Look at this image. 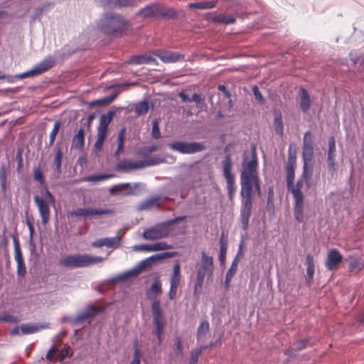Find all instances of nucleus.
Instances as JSON below:
<instances>
[{"mask_svg": "<svg viewBox=\"0 0 364 364\" xmlns=\"http://www.w3.org/2000/svg\"><path fill=\"white\" fill-rule=\"evenodd\" d=\"M97 28L103 34L117 38L129 36L133 33L132 22L122 14L112 11L103 14Z\"/></svg>", "mask_w": 364, "mask_h": 364, "instance_id": "2", "label": "nucleus"}, {"mask_svg": "<svg viewBox=\"0 0 364 364\" xmlns=\"http://www.w3.org/2000/svg\"><path fill=\"white\" fill-rule=\"evenodd\" d=\"M114 170L119 173H129L133 171L141 170L140 160L127 159L116 163Z\"/></svg>", "mask_w": 364, "mask_h": 364, "instance_id": "20", "label": "nucleus"}, {"mask_svg": "<svg viewBox=\"0 0 364 364\" xmlns=\"http://www.w3.org/2000/svg\"><path fill=\"white\" fill-rule=\"evenodd\" d=\"M133 350L132 358L129 364H141V361H144L145 364H147L146 360L143 358L137 338H136L133 341Z\"/></svg>", "mask_w": 364, "mask_h": 364, "instance_id": "39", "label": "nucleus"}, {"mask_svg": "<svg viewBox=\"0 0 364 364\" xmlns=\"http://www.w3.org/2000/svg\"><path fill=\"white\" fill-rule=\"evenodd\" d=\"M299 95L300 97L299 107L304 113H306L309 111L312 104L309 93L306 88L300 87Z\"/></svg>", "mask_w": 364, "mask_h": 364, "instance_id": "29", "label": "nucleus"}, {"mask_svg": "<svg viewBox=\"0 0 364 364\" xmlns=\"http://www.w3.org/2000/svg\"><path fill=\"white\" fill-rule=\"evenodd\" d=\"M343 260V256L340 251L336 248H332L328 252L325 262L326 267L329 271L336 270L339 267Z\"/></svg>", "mask_w": 364, "mask_h": 364, "instance_id": "18", "label": "nucleus"}, {"mask_svg": "<svg viewBox=\"0 0 364 364\" xmlns=\"http://www.w3.org/2000/svg\"><path fill=\"white\" fill-rule=\"evenodd\" d=\"M187 218V215H183L164 220L169 233L171 234L176 229V225L186 221Z\"/></svg>", "mask_w": 364, "mask_h": 364, "instance_id": "41", "label": "nucleus"}, {"mask_svg": "<svg viewBox=\"0 0 364 364\" xmlns=\"http://www.w3.org/2000/svg\"><path fill=\"white\" fill-rule=\"evenodd\" d=\"M138 272L135 267L114 275L109 279L110 282L122 283L124 282L130 281L138 275Z\"/></svg>", "mask_w": 364, "mask_h": 364, "instance_id": "27", "label": "nucleus"}, {"mask_svg": "<svg viewBox=\"0 0 364 364\" xmlns=\"http://www.w3.org/2000/svg\"><path fill=\"white\" fill-rule=\"evenodd\" d=\"M273 127L276 134L279 137H282L284 135V125L282 119V114L279 109L273 108Z\"/></svg>", "mask_w": 364, "mask_h": 364, "instance_id": "28", "label": "nucleus"}, {"mask_svg": "<svg viewBox=\"0 0 364 364\" xmlns=\"http://www.w3.org/2000/svg\"><path fill=\"white\" fill-rule=\"evenodd\" d=\"M305 180L298 178L297 181L291 183L289 188H287V191L292 194L294 198V217L295 220L301 223L304 221V193L302 192V188L304 184Z\"/></svg>", "mask_w": 364, "mask_h": 364, "instance_id": "6", "label": "nucleus"}, {"mask_svg": "<svg viewBox=\"0 0 364 364\" xmlns=\"http://www.w3.org/2000/svg\"><path fill=\"white\" fill-rule=\"evenodd\" d=\"M50 323H26L15 326L9 332L11 336L33 334L42 329L49 328Z\"/></svg>", "mask_w": 364, "mask_h": 364, "instance_id": "12", "label": "nucleus"}, {"mask_svg": "<svg viewBox=\"0 0 364 364\" xmlns=\"http://www.w3.org/2000/svg\"><path fill=\"white\" fill-rule=\"evenodd\" d=\"M85 140V130L83 127H80L77 129V132L73 135L71 142V149H78L79 151H82L84 149Z\"/></svg>", "mask_w": 364, "mask_h": 364, "instance_id": "34", "label": "nucleus"}, {"mask_svg": "<svg viewBox=\"0 0 364 364\" xmlns=\"http://www.w3.org/2000/svg\"><path fill=\"white\" fill-rule=\"evenodd\" d=\"M200 264L199 268L209 272L212 274L214 271L213 257L208 255L205 251L201 252Z\"/></svg>", "mask_w": 364, "mask_h": 364, "instance_id": "37", "label": "nucleus"}, {"mask_svg": "<svg viewBox=\"0 0 364 364\" xmlns=\"http://www.w3.org/2000/svg\"><path fill=\"white\" fill-rule=\"evenodd\" d=\"M9 168V164L1 162L0 164V184L1 191L4 197H6L7 190L9 188V183L7 182V172Z\"/></svg>", "mask_w": 364, "mask_h": 364, "instance_id": "35", "label": "nucleus"}, {"mask_svg": "<svg viewBox=\"0 0 364 364\" xmlns=\"http://www.w3.org/2000/svg\"><path fill=\"white\" fill-rule=\"evenodd\" d=\"M355 183L353 179L352 173L348 178V182L345 186L344 191L346 193V198H353L354 196Z\"/></svg>", "mask_w": 364, "mask_h": 364, "instance_id": "54", "label": "nucleus"}, {"mask_svg": "<svg viewBox=\"0 0 364 364\" xmlns=\"http://www.w3.org/2000/svg\"><path fill=\"white\" fill-rule=\"evenodd\" d=\"M313 173H314V166L303 164L302 173L299 176V178H301L302 180H305V181L306 179L307 180L311 179Z\"/></svg>", "mask_w": 364, "mask_h": 364, "instance_id": "62", "label": "nucleus"}, {"mask_svg": "<svg viewBox=\"0 0 364 364\" xmlns=\"http://www.w3.org/2000/svg\"><path fill=\"white\" fill-rule=\"evenodd\" d=\"M284 354L287 356L284 362V363H287L291 360L295 359L297 357L299 352L296 350L295 348L289 347L284 350Z\"/></svg>", "mask_w": 364, "mask_h": 364, "instance_id": "61", "label": "nucleus"}, {"mask_svg": "<svg viewBox=\"0 0 364 364\" xmlns=\"http://www.w3.org/2000/svg\"><path fill=\"white\" fill-rule=\"evenodd\" d=\"M161 119L154 118L151 120V136L154 139H159L161 137V131L159 129V122Z\"/></svg>", "mask_w": 364, "mask_h": 364, "instance_id": "51", "label": "nucleus"}, {"mask_svg": "<svg viewBox=\"0 0 364 364\" xmlns=\"http://www.w3.org/2000/svg\"><path fill=\"white\" fill-rule=\"evenodd\" d=\"M23 150L21 147H18L16 153V160L17 162L16 173H21L23 167Z\"/></svg>", "mask_w": 364, "mask_h": 364, "instance_id": "60", "label": "nucleus"}, {"mask_svg": "<svg viewBox=\"0 0 364 364\" xmlns=\"http://www.w3.org/2000/svg\"><path fill=\"white\" fill-rule=\"evenodd\" d=\"M221 169L223 176L226 181L227 191L235 192V176L232 172L233 168L229 157H226L223 163V168Z\"/></svg>", "mask_w": 364, "mask_h": 364, "instance_id": "17", "label": "nucleus"}, {"mask_svg": "<svg viewBox=\"0 0 364 364\" xmlns=\"http://www.w3.org/2000/svg\"><path fill=\"white\" fill-rule=\"evenodd\" d=\"M135 15L142 17L143 19L184 20L186 18L183 11H178L173 7L160 2H153L145 5L139 9Z\"/></svg>", "mask_w": 364, "mask_h": 364, "instance_id": "3", "label": "nucleus"}, {"mask_svg": "<svg viewBox=\"0 0 364 364\" xmlns=\"http://www.w3.org/2000/svg\"><path fill=\"white\" fill-rule=\"evenodd\" d=\"M207 273H209V272L198 268L196 272V281L193 285V294L194 296L198 297L202 292L205 277Z\"/></svg>", "mask_w": 364, "mask_h": 364, "instance_id": "30", "label": "nucleus"}, {"mask_svg": "<svg viewBox=\"0 0 364 364\" xmlns=\"http://www.w3.org/2000/svg\"><path fill=\"white\" fill-rule=\"evenodd\" d=\"M120 188H119V196H139L142 191L146 189V184L142 182H134V183H119Z\"/></svg>", "mask_w": 364, "mask_h": 364, "instance_id": "16", "label": "nucleus"}, {"mask_svg": "<svg viewBox=\"0 0 364 364\" xmlns=\"http://www.w3.org/2000/svg\"><path fill=\"white\" fill-rule=\"evenodd\" d=\"M181 278V264L178 260H176L172 268V274L170 279V283L171 284H180Z\"/></svg>", "mask_w": 364, "mask_h": 364, "instance_id": "44", "label": "nucleus"}, {"mask_svg": "<svg viewBox=\"0 0 364 364\" xmlns=\"http://www.w3.org/2000/svg\"><path fill=\"white\" fill-rule=\"evenodd\" d=\"M302 149H314L313 136L310 130L304 134Z\"/></svg>", "mask_w": 364, "mask_h": 364, "instance_id": "58", "label": "nucleus"}, {"mask_svg": "<svg viewBox=\"0 0 364 364\" xmlns=\"http://www.w3.org/2000/svg\"><path fill=\"white\" fill-rule=\"evenodd\" d=\"M315 344L316 342L313 341V338L311 336H306L297 341V345L295 348L299 353L300 351L306 348L308 346H313Z\"/></svg>", "mask_w": 364, "mask_h": 364, "instance_id": "47", "label": "nucleus"}, {"mask_svg": "<svg viewBox=\"0 0 364 364\" xmlns=\"http://www.w3.org/2000/svg\"><path fill=\"white\" fill-rule=\"evenodd\" d=\"M60 264L67 269H77L85 267V253H75L66 255Z\"/></svg>", "mask_w": 364, "mask_h": 364, "instance_id": "15", "label": "nucleus"}, {"mask_svg": "<svg viewBox=\"0 0 364 364\" xmlns=\"http://www.w3.org/2000/svg\"><path fill=\"white\" fill-rule=\"evenodd\" d=\"M96 315L97 313L95 311L93 306L90 304L87 306L85 311L80 312L75 318H73V320L72 321V326L82 324L87 320L93 318Z\"/></svg>", "mask_w": 364, "mask_h": 364, "instance_id": "23", "label": "nucleus"}, {"mask_svg": "<svg viewBox=\"0 0 364 364\" xmlns=\"http://www.w3.org/2000/svg\"><path fill=\"white\" fill-rule=\"evenodd\" d=\"M33 180L38 182L41 186L46 184V181L43 175V172L41 168L40 164L38 166H34L33 168Z\"/></svg>", "mask_w": 364, "mask_h": 364, "instance_id": "46", "label": "nucleus"}, {"mask_svg": "<svg viewBox=\"0 0 364 364\" xmlns=\"http://www.w3.org/2000/svg\"><path fill=\"white\" fill-rule=\"evenodd\" d=\"M168 147L181 154H193L205 150L206 146L202 141H186L175 140L168 144Z\"/></svg>", "mask_w": 364, "mask_h": 364, "instance_id": "8", "label": "nucleus"}, {"mask_svg": "<svg viewBox=\"0 0 364 364\" xmlns=\"http://www.w3.org/2000/svg\"><path fill=\"white\" fill-rule=\"evenodd\" d=\"M154 109V103L144 97L142 100L135 104L134 111L136 116H142L147 114L149 109L153 110Z\"/></svg>", "mask_w": 364, "mask_h": 364, "instance_id": "32", "label": "nucleus"}, {"mask_svg": "<svg viewBox=\"0 0 364 364\" xmlns=\"http://www.w3.org/2000/svg\"><path fill=\"white\" fill-rule=\"evenodd\" d=\"M136 0H111V6L114 8H125L134 6Z\"/></svg>", "mask_w": 364, "mask_h": 364, "instance_id": "56", "label": "nucleus"}, {"mask_svg": "<svg viewBox=\"0 0 364 364\" xmlns=\"http://www.w3.org/2000/svg\"><path fill=\"white\" fill-rule=\"evenodd\" d=\"M29 272L32 277L31 284H35L38 288L45 287L48 284L49 274L43 273L41 272H38L36 269L33 271L31 267Z\"/></svg>", "mask_w": 364, "mask_h": 364, "instance_id": "25", "label": "nucleus"}, {"mask_svg": "<svg viewBox=\"0 0 364 364\" xmlns=\"http://www.w3.org/2000/svg\"><path fill=\"white\" fill-rule=\"evenodd\" d=\"M240 195L241 198V206L240 215L242 229L247 230L249 228L250 218L253 208L255 190L252 189L250 180L240 179Z\"/></svg>", "mask_w": 364, "mask_h": 364, "instance_id": "4", "label": "nucleus"}, {"mask_svg": "<svg viewBox=\"0 0 364 364\" xmlns=\"http://www.w3.org/2000/svg\"><path fill=\"white\" fill-rule=\"evenodd\" d=\"M152 53L164 63H174L184 58V55L179 53L166 50H156Z\"/></svg>", "mask_w": 364, "mask_h": 364, "instance_id": "19", "label": "nucleus"}, {"mask_svg": "<svg viewBox=\"0 0 364 364\" xmlns=\"http://www.w3.org/2000/svg\"><path fill=\"white\" fill-rule=\"evenodd\" d=\"M306 275L305 276V282L308 287H310L314 282V277L315 274V264L314 256L307 254L306 257Z\"/></svg>", "mask_w": 364, "mask_h": 364, "instance_id": "31", "label": "nucleus"}, {"mask_svg": "<svg viewBox=\"0 0 364 364\" xmlns=\"http://www.w3.org/2000/svg\"><path fill=\"white\" fill-rule=\"evenodd\" d=\"M166 162V161L165 158H163L159 155H154L151 157H148L147 159H143L140 160L141 169L155 166Z\"/></svg>", "mask_w": 364, "mask_h": 364, "instance_id": "38", "label": "nucleus"}, {"mask_svg": "<svg viewBox=\"0 0 364 364\" xmlns=\"http://www.w3.org/2000/svg\"><path fill=\"white\" fill-rule=\"evenodd\" d=\"M203 18L209 23L225 26L233 25L237 22V17L235 15L217 11L205 13Z\"/></svg>", "mask_w": 364, "mask_h": 364, "instance_id": "10", "label": "nucleus"}, {"mask_svg": "<svg viewBox=\"0 0 364 364\" xmlns=\"http://www.w3.org/2000/svg\"><path fill=\"white\" fill-rule=\"evenodd\" d=\"M109 255V252H108L105 257H102L85 253V267H90L92 265L103 262L107 259Z\"/></svg>", "mask_w": 364, "mask_h": 364, "instance_id": "45", "label": "nucleus"}, {"mask_svg": "<svg viewBox=\"0 0 364 364\" xmlns=\"http://www.w3.org/2000/svg\"><path fill=\"white\" fill-rule=\"evenodd\" d=\"M162 293V284L160 277L156 275L151 284V286L145 291L146 298L151 301V311L153 317L154 333L157 338V345L162 343L164 329L166 326V320L161 307V301L157 296Z\"/></svg>", "mask_w": 364, "mask_h": 364, "instance_id": "1", "label": "nucleus"}, {"mask_svg": "<svg viewBox=\"0 0 364 364\" xmlns=\"http://www.w3.org/2000/svg\"><path fill=\"white\" fill-rule=\"evenodd\" d=\"M55 64V59L52 55L46 56L43 60L35 65L32 68L25 72L16 74L19 80L25 78H31L40 75L50 70Z\"/></svg>", "mask_w": 364, "mask_h": 364, "instance_id": "9", "label": "nucleus"}, {"mask_svg": "<svg viewBox=\"0 0 364 364\" xmlns=\"http://www.w3.org/2000/svg\"><path fill=\"white\" fill-rule=\"evenodd\" d=\"M166 196L162 194L151 196L143 200L137 206L138 210H149L151 208H159L160 203L166 199Z\"/></svg>", "mask_w": 364, "mask_h": 364, "instance_id": "21", "label": "nucleus"}, {"mask_svg": "<svg viewBox=\"0 0 364 364\" xmlns=\"http://www.w3.org/2000/svg\"><path fill=\"white\" fill-rule=\"evenodd\" d=\"M172 248V245L165 241L155 242L150 243V252H159Z\"/></svg>", "mask_w": 364, "mask_h": 364, "instance_id": "52", "label": "nucleus"}, {"mask_svg": "<svg viewBox=\"0 0 364 364\" xmlns=\"http://www.w3.org/2000/svg\"><path fill=\"white\" fill-rule=\"evenodd\" d=\"M127 127H122L117 137V149H121L124 151L125 149V139H126Z\"/></svg>", "mask_w": 364, "mask_h": 364, "instance_id": "49", "label": "nucleus"}, {"mask_svg": "<svg viewBox=\"0 0 364 364\" xmlns=\"http://www.w3.org/2000/svg\"><path fill=\"white\" fill-rule=\"evenodd\" d=\"M301 158L303 164L314 167V149H302Z\"/></svg>", "mask_w": 364, "mask_h": 364, "instance_id": "42", "label": "nucleus"}, {"mask_svg": "<svg viewBox=\"0 0 364 364\" xmlns=\"http://www.w3.org/2000/svg\"><path fill=\"white\" fill-rule=\"evenodd\" d=\"M0 321L9 323H18L19 319L17 316L13 314L4 312L1 315H0Z\"/></svg>", "mask_w": 364, "mask_h": 364, "instance_id": "63", "label": "nucleus"}, {"mask_svg": "<svg viewBox=\"0 0 364 364\" xmlns=\"http://www.w3.org/2000/svg\"><path fill=\"white\" fill-rule=\"evenodd\" d=\"M176 255H178L177 251L161 252L159 253L152 255L148 257H146L145 259H141L134 267L137 270L138 273H139L140 271H141L142 269H144V268H146V267L151 264L157 263L161 260L169 259Z\"/></svg>", "mask_w": 364, "mask_h": 364, "instance_id": "13", "label": "nucleus"}, {"mask_svg": "<svg viewBox=\"0 0 364 364\" xmlns=\"http://www.w3.org/2000/svg\"><path fill=\"white\" fill-rule=\"evenodd\" d=\"M113 208H101L93 207L77 208L68 213V217H73L76 219L88 220L98 218L102 215H111L114 213Z\"/></svg>", "mask_w": 364, "mask_h": 364, "instance_id": "7", "label": "nucleus"}, {"mask_svg": "<svg viewBox=\"0 0 364 364\" xmlns=\"http://www.w3.org/2000/svg\"><path fill=\"white\" fill-rule=\"evenodd\" d=\"M119 93V91L114 90L109 95L105 96L102 98L96 99L97 105L103 106L111 103L118 97Z\"/></svg>", "mask_w": 364, "mask_h": 364, "instance_id": "53", "label": "nucleus"}, {"mask_svg": "<svg viewBox=\"0 0 364 364\" xmlns=\"http://www.w3.org/2000/svg\"><path fill=\"white\" fill-rule=\"evenodd\" d=\"M252 91L255 100L258 102V103L259 105H264L266 102V100L259 90L258 86L256 85H253L252 87Z\"/></svg>", "mask_w": 364, "mask_h": 364, "instance_id": "64", "label": "nucleus"}, {"mask_svg": "<svg viewBox=\"0 0 364 364\" xmlns=\"http://www.w3.org/2000/svg\"><path fill=\"white\" fill-rule=\"evenodd\" d=\"M55 6V4L53 2H45L40 5L39 6L36 7L32 14L31 18L33 20L36 21H40L41 19L42 16L44 13L48 12L50 10L51 8H53Z\"/></svg>", "mask_w": 364, "mask_h": 364, "instance_id": "40", "label": "nucleus"}, {"mask_svg": "<svg viewBox=\"0 0 364 364\" xmlns=\"http://www.w3.org/2000/svg\"><path fill=\"white\" fill-rule=\"evenodd\" d=\"M284 168L286 171V187L287 188L295 180L296 166L285 165Z\"/></svg>", "mask_w": 364, "mask_h": 364, "instance_id": "50", "label": "nucleus"}, {"mask_svg": "<svg viewBox=\"0 0 364 364\" xmlns=\"http://www.w3.org/2000/svg\"><path fill=\"white\" fill-rule=\"evenodd\" d=\"M118 235L119 232L114 237H103L104 245L108 248H118L120 245V239Z\"/></svg>", "mask_w": 364, "mask_h": 364, "instance_id": "48", "label": "nucleus"}, {"mask_svg": "<svg viewBox=\"0 0 364 364\" xmlns=\"http://www.w3.org/2000/svg\"><path fill=\"white\" fill-rule=\"evenodd\" d=\"M285 165L296 166V149L293 148L291 144L288 149V159Z\"/></svg>", "mask_w": 364, "mask_h": 364, "instance_id": "59", "label": "nucleus"}, {"mask_svg": "<svg viewBox=\"0 0 364 364\" xmlns=\"http://www.w3.org/2000/svg\"><path fill=\"white\" fill-rule=\"evenodd\" d=\"M114 173H99L90 174L83 178L84 181L90 182L93 184H97L109 178H114Z\"/></svg>", "mask_w": 364, "mask_h": 364, "instance_id": "36", "label": "nucleus"}, {"mask_svg": "<svg viewBox=\"0 0 364 364\" xmlns=\"http://www.w3.org/2000/svg\"><path fill=\"white\" fill-rule=\"evenodd\" d=\"M33 202L37 207L39 215L41 219V223L46 225L50 218V208L51 205L45 198L36 194L33 196Z\"/></svg>", "mask_w": 364, "mask_h": 364, "instance_id": "14", "label": "nucleus"}, {"mask_svg": "<svg viewBox=\"0 0 364 364\" xmlns=\"http://www.w3.org/2000/svg\"><path fill=\"white\" fill-rule=\"evenodd\" d=\"M60 142H57L55 147V156L53 161V166L54 167L53 171V177L58 178L62 173V164L63 160V151L61 147L59 146Z\"/></svg>", "mask_w": 364, "mask_h": 364, "instance_id": "22", "label": "nucleus"}, {"mask_svg": "<svg viewBox=\"0 0 364 364\" xmlns=\"http://www.w3.org/2000/svg\"><path fill=\"white\" fill-rule=\"evenodd\" d=\"M210 331V323L206 319L201 320L197 328L196 338L200 341L202 337L206 335Z\"/></svg>", "mask_w": 364, "mask_h": 364, "instance_id": "43", "label": "nucleus"}, {"mask_svg": "<svg viewBox=\"0 0 364 364\" xmlns=\"http://www.w3.org/2000/svg\"><path fill=\"white\" fill-rule=\"evenodd\" d=\"M336 154H327V159H326L327 168H328V172L331 175H333L338 170L337 163L336 161Z\"/></svg>", "mask_w": 364, "mask_h": 364, "instance_id": "57", "label": "nucleus"}, {"mask_svg": "<svg viewBox=\"0 0 364 364\" xmlns=\"http://www.w3.org/2000/svg\"><path fill=\"white\" fill-rule=\"evenodd\" d=\"M126 63L135 65H158L159 63L156 58L151 55L143 54L134 55L131 56Z\"/></svg>", "mask_w": 364, "mask_h": 364, "instance_id": "24", "label": "nucleus"}, {"mask_svg": "<svg viewBox=\"0 0 364 364\" xmlns=\"http://www.w3.org/2000/svg\"><path fill=\"white\" fill-rule=\"evenodd\" d=\"M34 237H29L28 240V249H29V259L28 264L31 265V267H35L37 265V263L39 262L41 255L37 252L36 245L34 241Z\"/></svg>", "mask_w": 364, "mask_h": 364, "instance_id": "33", "label": "nucleus"}, {"mask_svg": "<svg viewBox=\"0 0 364 364\" xmlns=\"http://www.w3.org/2000/svg\"><path fill=\"white\" fill-rule=\"evenodd\" d=\"M60 126H61V122L60 121L55 122L53 129L49 134V142L48 144L46 145V147H50V146H52L54 144V142L55 141L56 136L59 132Z\"/></svg>", "mask_w": 364, "mask_h": 364, "instance_id": "55", "label": "nucleus"}, {"mask_svg": "<svg viewBox=\"0 0 364 364\" xmlns=\"http://www.w3.org/2000/svg\"><path fill=\"white\" fill-rule=\"evenodd\" d=\"M169 235L165 222L163 221L145 228L141 236L146 240H158L165 238Z\"/></svg>", "mask_w": 364, "mask_h": 364, "instance_id": "11", "label": "nucleus"}, {"mask_svg": "<svg viewBox=\"0 0 364 364\" xmlns=\"http://www.w3.org/2000/svg\"><path fill=\"white\" fill-rule=\"evenodd\" d=\"M346 260L349 262L348 270L350 272H360L364 269V259L358 253H354L347 257Z\"/></svg>", "mask_w": 364, "mask_h": 364, "instance_id": "26", "label": "nucleus"}, {"mask_svg": "<svg viewBox=\"0 0 364 364\" xmlns=\"http://www.w3.org/2000/svg\"><path fill=\"white\" fill-rule=\"evenodd\" d=\"M250 156L247 151H244L241 164L240 178L243 180H252L259 177L258 165L259 160L255 144L250 146Z\"/></svg>", "mask_w": 364, "mask_h": 364, "instance_id": "5", "label": "nucleus"}]
</instances>
